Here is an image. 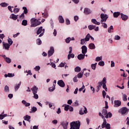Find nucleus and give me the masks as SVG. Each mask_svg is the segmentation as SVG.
<instances>
[{"instance_id":"e2e57ef3","label":"nucleus","mask_w":129,"mask_h":129,"mask_svg":"<svg viewBox=\"0 0 129 129\" xmlns=\"http://www.w3.org/2000/svg\"><path fill=\"white\" fill-rule=\"evenodd\" d=\"M20 19H24L25 18V14L22 13L20 16H19Z\"/></svg>"},{"instance_id":"0eeeda50","label":"nucleus","mask_w":129,"mask_h":129,"mask_svg":"<svg viewBox=\"0 0 129 129\" xmlns=\"http://www.w3.org/2000/svg\"><path fill=\"white\" fill-rule=\"evenodd\" d=\"M84 113H87V108L85 107V106H84L81 110H80L79 114H81V115H82L84 114Z\"/></svg>"},{"instance_id":"f3484780","label":"nucleus","mask_w":129,"mask_h":129,"mask_svg":"<svg viewBox=\"0 0 129 129\" xmlns=\"http://www.w3.org/2000/svg\"><path fill=\"white\" fill-rule=\"evenodd\" d=\"M120 15H121V18L122 21H126V20H127V19H128V16H127L122 13H121Z\"/></svg>"},{"instance_id":"a878e982","label":"nucleus","mask_w":129,"mask_h":129,"mask_svg":"<svg viewBox=\"0 0 129 129\" xmlns=\"http://www.w3.org/2000/svg\"><path fill=\"white\" fill-rule=\"evenodd\" d=\"M14 76H15V74L12 73H8V75H5V77H6V78H7V77H14Z\"/></svg>"},{"instance_id":"c9c22d12","label":"nucleus","mask_w":129,"mask_h":129,"mask_svg":"<svg viewBox=\"0 0 129 129\" xmlns=\"http://www.w3.org/2000/svg\"><path fill=\"white\" fill-rule=\"evenodd\" d=\"M37 110V107H33L31 108V111H30V113H32V112H36V111Z\"/></svg>"},{"instance_id":"37998d69","label":"nucleus","mask_w":129,"mask_h":129,"mask_svg":"<svg viewBox=\"0 0 129 129\" xmlns=\"http://www.w3.org/2000/svg\"><path fill=\"white\" fill-rule=\"evenodd\" d=\"M86 42H87V41L85 39H81V45H84Z\"/></svg>"},{"instance_id":"052dcab7","label":"nucleus","mask_w":129,"mask_h":129,"mask_svg":"<svg viewBox=\"0 0 129 129\" xmlns=\"http://www.w3.org/2000/svg\"><path fill=\"white\" fill-rule=\"evenodd\" d=\"M102 95H103V98H105V95H106V92H105V90H103L102 91Z\"/></svg>"},{"instance_id":"c85d7f7f","label":"nucleus","mask_w":129,"mask_h":129,"mask_svg":"<svg viewBox=\"0 0 129 129\" xmlns=\"http://www.w3.org/2000/svg\"><path fill=\"white\" fill-rule=\"evenodd\" d=\"M122 100H123V101H126L127 100V96H126V94H122Z\"/></svg>"},{"instance_id":"ddd939ff","label":"nucleus","mask_w":129,"mask_h":129,"mask_svg":"<svg viewBox=\"0 0 129 129\" xmlns=\"http://www.w3.org/2000/svg\"><path fill=\"white\" fill-rule=\"evenodd\" d=\"M101 115H103L104 117L107 114V110L105 109V108H103L102 110H101Z\"/></svg>"},{"instance_id":"a211bd4d","label":"nucleus","mask_w":129,"mask_h":129,"mask_svg":"<svg viewBox=\"0 0 129 129\" xmlns=\"http://www.w3.org/2000/svg\"><path fill=\"white\" fill-rule=\"evenodd\" d=\"M102 84H103V88L104 89V88H106V78L104 77L103 79Z\"/></svg>"},{"instance_id":"423d86ee","label":"nucleus","mask_w":129,"mask_h":129,"mask_svg":"<svg viewBox=\"0 0 129 129\" xmlns=\"http://www.w3.org/2000/svg\"><path fill=\"white\" fill-rule=\"evenodd\" d=\"M54 52L55 50L54 49V47L53 46H51L47 53L48 57H51V56L54 54Z\"/></svg>"},{"instance_id":"338daca9","label":"nucleus","mask_w":129,"mask_h":129,"mask_svg":"<svg viewBox=\"0 0 129 129\" xmlns=\"http://www.w3.org/2000/svg\"><path fill=\"white\" fill-rule=\"evenodd\" d=\"M115 40H120V37L118 35H116L115 36Z\"/></svg>"},{"instance_id":"4d7b16f0","label":"nucleus","mask_w":129,"mask_h":129,"mask_svg":"<svg viewBox=\"0 0 129 129\" xmlns=\"http://www.w3.org/2000/svg\"><path fill=\"white\" fill-rule=\"evenodd\" d=\"M91 67L93 70H95V69H96V67L94 64H92Z\"/></svg>"},{"instance_id":"de8ad7c7","label":"nucleus","mask_w":129,"mask_h":129,"mask_svg":"<svg viewBox=\"0 0 129 129\" xmlns=\"http://www.w3.org/2000/svg\"><path fill=\"white\" fill-rule=\"evenodd\" d=\"M55 87H50L49 89H48V90L49 91H50V92H52V91H54V90H55Z\"/></svg>"},{"instance_id":"2eb2a0df","label":"nucleus","mask_w":129,"mask_h":129,"mask_svg":"<svg viewBox=\"0 0 129 129\" xmlns=\"http://www.w3.org/2000/svg\"><path fill=\"white\" fill-rule=\"evenodd\" d=\"M38 88L36 86H34L31 90L32 91V93H37L38 92Z\"/></svg>"},{"instance_id":"f257e3e1","label":"nucleus","mask_w":129,"mask_h":129,"mask_svg":"<svg viewBox=\"0 0 129 129\" xmlns=\"http://www.w3.org/2000/svg\"><path fill=\"white\" fill-rule=\"evenodd\" d=\"M31 26V28L36 27L38 26H40L42 24V22L39 21V20L35 18H32L30 20Z\"/></svg>"},{"instance_id":"412c9836","label":"nucleus","mask_w":129,"mask_h":129,"mask_svg":"<svg viewBox=\"0 0 129 129\" xmlns=\"http://www.w3.org/2000/svg\"><path fill=\"white\" fill-rule=\"evenodd\" d=\"M91 22L92 23H93V24H94L95 25H97L98 26H99V25H100V22H97V21L95 19H92Z\"/></svg>"},{"instance_id":"8fccbe9b","label":"nucleus","mask_w":129,"mask_h":129,"mask_svg":"<svg viewBox=\"0 0 129 129\" xmlns=\"http://www.w3.org/2000/svg\"><path fill=\"white\" fill-rule=\"evenodd\" d=\"M69 107H70V105H67L64 107V110H66V111H68V110H69Z\"/></svg>"},{"instance_id":"4be33fe9","label":"nucleus","mask_w":129,"mask_h":129,"mask_svg":"<svg viewBox=\"0 0 129 129\" xmlns=\"http://www.w3.org/2000/svg\"><path fill=\"white\" fill-rule=\"evenodd\" d=\"M18 17H19V15H16L15 14H12L11 15V19H12V20H14V21H16L18 19Z\"/></svg>"},{"instance_id":"39448f33","label":"nucleus","mask_w":129,"mask_h":129,"mask_svg":"<svg viewBox=\"0 0 129 129\" xmlns=\"http://www.w3.org/2000/svg\"><path fill=\"white\" fill-rule=\"evenodd\" d=\"M70 49V51H69V54L68 55V60H70V59H71V58H74V57H75V55L72 53V47H70L69 48Z\"/></svg>"},{"instance_id":"7ed1b4c3","label":"nucleus","mask_w":129,"mask_h":129,"mask_svg":"<svg viewBox=\"0 0 129 129\" xmlns=\"http://www.w3.org/2000/svg\"><path fill=\"white\" fill-rule=\"evenodd\" d=\"M118 112L123 115L124 114H125L126 112H128V109L126 107H123L119 110Z\"/></svg>"},{"instance_id":"393cba45","label":"nucleus","mask_w":129,"mask_h":129,"mask_svg":"<svg viewBox=\"0 0 129 129\" xmlns=\"http://www.w3.org/2000/svg\"><path fill=\"white\" fill-rule=\"evenodd\" d=\"M121 14H120V12H114L113 13V17L114 18H118V16H120Z\"/></svg>"},{"instance_id":"a18cd8bd","label":"nucleus","mask_w":129,"mask_h":129,"mask_svg":"<svg viewBox=\"0 0 129 129\" xmlns=\"http://www.w3.org/2000/svg\"><path fill=\"white\" fill-rule=\"evenodd\" d=\"M1 7H8V6H9V4H8L6 3H3L1 4Z\"/></svg>"},{"instance_id":"5701e85b","label":"nucleus","mask_w":129,"mask_h":129,"mask_svg":"<svg viewBox=\"0 0 129 129\" xmlns=\"http://www.w3.org/2000/svg\"><path fill=\"white\" fill-rule=\"evenodd\" d=\"M22 103L26 107L30 106V105H31V103L27 102V101H26V100H22Z\"/></svg>"},{"instance_id":"1a4fd4ad","label":"nucleus","mask_w":129,"mask_h":129,"mask_svg":"<svg viewBox=\"0 0 129 129\" xmlns=\"http://www.w3.org/2000/svg\"><path fill=\"white\" fill-rule=\"evenodd\" d=\"M114 103V107H118L119 106H120V105H121V102L119 100H115Z\"/></svg>"},{"instance_id":"603ef678","label":"nucleus","mask_w":129,"mask_h":129,"mask_svg":"<svg viewBox=\"0 0 129 129\" xmlns=\"http://www.w3.org/2000/svg\"><path fill=\"white\" fill-rule=\"evenodd\" d=\"M101 59H102V56H98L96 58V62H98L99 61H100V60H101Z\"/></svg>"},{"instance_id":"cd10ccee","label":"nucleus","mask_w":129,"mask_h":129,"mask_svg":"<svg viewBox=\"0 0 129 129\" xmlns=\"http://www.w3.org/2000/svg\"><path fill=\"white\" fill-rule=\"evenodd\" d=\"M112 114L111 112H109L108 113H107V115L105 116V118H108V117H112Z\"/></svg>"},{"instance_id":"3c124183","label":"nucleus","mask_w":129,"mask_h":129,"mask_svg":"<svg viewBox=\"0 0 129 129\" xmlns=\"http://www.w3.org/2000/svg\"><path fill=\"white\" fill-rule=\"evenodd\" d=\"M33 97L35 98V99H38L39 98V95L37 94V93H33Z\"/></svg>"},{"instance_id":"58836bf2","label":"nucleus","mask_w":129,"mask_h":129,"mask_svg":"<svg viewBox=\"0 0 129 129\" xmlns=\"http://www.w3.org/2000/svg\"><path fill=\"white\" fill-rule=\"evenodd\" d=\"M36 44H37V45H41L42 44V40H41V39L38 38L36 40Z\"/></svg>"},{"instance_id":"69168bd1","label":"nucleus","mask_w":129,"mask_h":129,"mask_svg":"<svg viewBox=\"0 0 129 129\" xmlns=\"http://www.w3.org/2000/svg\"><path fill=\"white\" fill-rule=\"evenodd\" d=\"M51 66L52 67V68H56V64L53 62H51L50 63Z\"/></svg>"},{"instance_id":"a19ab883","label":"nucleus","mask_w":129,"mask_h":129,"mask_svg":"<svg viewBox=\"0 0 129 129\" xmlns=\"http://www.w3.org/2000/svg\"><path fill=\"white\" fill-rule=\"evenodd\" d=\"M5 60L7 63H11V62H12V59H11V58H10L9 57H6Z\"/></svg>"},{"instance_id":"9d476101","label":"nucleus","mask_w":129,"mask_h":129,"mask_svg":"<svg viewBox=\"0 0 129 129\" xmlns=\"http://www.w3.org/2000/svg\"><path fill=\"white\" fill-rule=\"evenodd\" d=\"M81 49H82V54H84V55H85V54L87 53V47H86V46L85 45H83L81 47Z\"/></svg>"},{"instance_id":"aec40b11","label":"nucleus","mask_w":129,"mask_h":129,"mask_svg":"<svg viewBox=\"0 0 129 129\" xmlns=\"http://www.w3.org/2000/svg\"><path fill=\"white\" fill-rule=\"evenodd\" d=\"M89 48L91 50H94V49H95L96 48L95 45L94 44V43H90L89 44Z\"/></svg>"},{"instance_id":"c756f323","label":"nucleus","mask_w":129,"mask_h":129,"mask_svg":"<svg viewBox=\"0 0 129 129\" xmlns=\"http://www.w3.org/2000/svg\"><path fill=\"white\" fill-rule=\"evenodd\" d=\"M84 39L87 42H88V41L90 40V34L88 33V35H86L85 38Z\"/></svg>"},{"instance_id":"5fc2aeb1","label":"nucleus","mask_w":129,"mask_h":129,"mask_svg":"<svg viewBox=\"0 0 129 129\" xmlns=\"http://www.w3.org/2000/svg\"><path fill=\"white\" fill-rule=\"evenodd\" d=\"M83 76V74H82L81 73H80L78 74V78H82Z\"/></svg>"},{"instance_id":"79ce46f5","label":"nucleus","mask_w":129,"mask_h":129,"mask_svg":"<svg viewBox=\"0 0 129 129\" xmlns=\"http://www.w3.org/2000/svg\"><path fill=\"white\" fill-rule=\"evenodd\" d=\"M5 92H10V88L9 87V86H5Z\"/></svg>"},{"instance_id":"f03ea898","label":"nucleus","mask_w":129,"mask_h":129,"mask_svg":"<svg viewBox=\"0 0 129 129\" xmlns=\"http://www.w3.org/2000/svg\"><path fill=\"white\" fill-rule=\"evenodd\" d=\"M70 129H79L80 128V121L79 120L71 122Z\"/></svg>"},{"instance_id":"7c9ffc66","label":"nucleus","mask_w":129,"mask_h":129,"mask_svg":"<svg viewBox=\"0 0 129 129\" xmlns=\"http://www.w3.org/2000/svg\"><path fill=\"white\" fill-rule=\"evenodd\" d=\"M22 26H27L28 25V21L27 20H24L22 22Z\"/></svg>"},{"instance_id":"4468645a","label":"nucleus","mask_w":129,"mask_h":129,"mask_svg":"<svg viewBox=\"0 0 129 129\" xmlns=\"http://www.w3.org/2000/svg\"><path fill=\"white\" fill-rule=\"evenodd\" d=\"M84 13L85 15H90L91 14V10L88 8H85Z\"/></svg>"},{"instance_id":"bf43d9fd","label":"nucleus","mask_w":129,"mask_h":129,"mask_svg":"<svg viewBox=\"0 0 129 129\" xmlns=\"http://www.w3.org/2000/svg\"><path fill=\"white\" fill-rule=\"evenodd\" d=\"M84 88H85V86H84V85H83V86L79 89V91H80V92H81V91H82V90H83Z\"/></svg>"},{"instance_id":"bb28decb","label":"nucleus","mask_w":129,"mask_h":129,"mask_svg":"<svg viewBox=\"0 0 129 129\" xmlns=\"http://www.w3.org/2000/svg\"><path fill=\"white\" fill-rule=\"evenodd\" d=\"M42 30H43V27L41 26L40 27H39L36 33L37 35L41 34V33H42Z\"/></svg>"},{"instance_id":"0e129e2a","label":"nucleus","mask_w":129,"mask_h":129,"mask_svg":"<svg viewBox=\"0 0 129 129\" xmlns=\"http://www.w3.org/2000/svg\"><path fill=\"white\" fill-rule=\"evenodd\" d=\"M74 106H78L79 105V104L78 103V101H76L74 103Z\"/></svg>"},{"instance_id":"f704fd0d","label":"nucleus","mask_w":129,"mask_h":129,"mask_svg":"<svg viewBox=\"0 0 129 129\" xmlns=\"http://www.w3.org/2000/svg\"><path fill=\"white\" fill-rule=\"evenodd\" d=\"M22 9L24 10L23 14L27 15V14H28V9H27V7H24Z\"/></svg>"},{"instance_id":"f8f14e48","label":"nucleus","mask_w":129,"mask_h":129,"mask_svg":"<svg viewBox=\"0 0 129 129\" xmlns=\"http://www.w3.org/2000/svg\"><path fill=\"white\" fill-rule=\"evenodd\" d=\"M61 125L62 126L63 129H67L68 126V122L67 121H62L61 122Z\"/></svg>"},{"instance_id":"473e14b6","label":"nucleus","mask_w":129,"mask_h":129,"mask_svg":"<svg viewBox=\"0 0 129 129\" xmlns=\"http://www.w3.org/2000/svg\"><path fill=\"white\" fill-rule=\"evenodd\" d=\"M20 86H21V82H20L19 84H17L16 85L15 89V91H17L18 90V89H19V88H20Z\"/></svg>"},{"instance_id":"9b49d317","label":"nucleus","mask_w":129,"mask_h":129,"mask_svg":"<svg viewBox=\"0 0 129 129\" xmlns=\"http://www.w3.org/2000/svg\"><path fill=\"white\" fill-rule=\"evenodd\" d=\"M57 84L60 87H65V83L62 80H60L57 81Z\"/></svg>"},{"instance_id":"2f4dec72","label":"nucleus","mask_w":129,"mask_h":129,"mask_svg":"<svg viewBox=\"0 0 129 129\" xmlns=\"http://www.w3.org/2000/svg\"><path fill=\"white\" fill-rule=\"evenodd\" d=\"M24 118L25 120H27V121H29V120L31 119V116H28V115H26V116H24Z\"/></svg>"},{"instance_id":"13d9d810","label":"nucleus","mask_w":129,"mask_h":129,"mask_svg":"<svg viewBox=\"0 0 129 129\" xmlns=\"http://www.w3.org/2000/svg\"><path fill=\"white\" fill-rule=\"evenodd\" d=\"M34 69H35V71H39V70H40V69H41V68L40 67V66H36Z\"/></svg>"},{"instance_id":"6ab92c4d","label":"nucleus","mask_w":129,"mask_h":129,"mask_svg":"<svg viewBox=\"0 0 129 129\" xmlns=\"http://www.w3.org/2000/svg\"><path fill=\"white\" fill-rule=\"evenodd\" d=\"M58 21L60 24H63L64 23V22H65V21L64 20V18H63V17H62V16H59Z\"/></svg>"},{"instance_id":"6e6552de","label":"nucleus","mask_w":129,"mask_h":129,"mask_svg":"<svg viewBox=\"0 0 129 129\" xmlns=\"http://www.w3.org/2000/svg\"><path fill=\"white\" fill-rule=\"evenodd\" d=\"M3 49L5 50H10V47L11 45L9 44L8 43H5V42H3Z\"/></svg>"},{"instance_id":"09e8293b","label":"nucleus","mask_w":129,"mask_h":129,"mask_svg":"<svg viewBox=\"0 0 129 129\" xmlns=\"http://www.w3.org/2000/svg\"><path fill=\"white\" fill-rule=\"evenodd\" d=\"M70 41H71V38L70 37H68L66 39V42L67 43V44H69V43H70Z\"/></svg>"},{"instance_id":"49530a36","label":"nucleus","mask_w":129,"mask_h":129,"mask_svg":"<svg viewBox=\"0 0 129 129\" xmlns=\"http://www.w3.org/2000/svg\"><path fill=\"white\" fill-rule=\"evenodd\" d=\"M19 12H20V9H19L18 8H14V13L15 14H17V13H19Z\"/></svg>"},{"instance_id":"774afa93","label":"nucleus","mask_w":129,"mask_h":129,"mask_svg":"<svg viewBox=\"0 0 129 129\" xmlns=\"http://www.w3.org/2000/svg\"><path fill=\"white\" fill-rule=\"evenodd\" d=\"M42 16H43L44 18H48V14L47 13H42Z\"/></svg>"},{"instance_id":"dca6fc26","label":"nucleus","mask_w":129,"mask_h":129,"mask_svg":"<svg viewBox=\"0 0 129 129\" xmlns=\"http://www.w3.org/2000/svg\"><path fill=\"white\" fill-rule=\"evenodd\" d=\"M77 58L79 60H83L85 58V54H80L78 55Z\"/></svg>"},{"instance_id":"72a5a7b5","label":"nucleus","mask_w":129,"mask_h":129,"mask_svg":"<svg viewBox=\"0 0 129 129\" xmlns=\"http://www.w3.org/2000/svg\"><path fill=\"white\" fill-rule=\"evenodd\" d=\"M111 31H113V26L112 25H111L110 27L108 29V33H111Z\"/></svg>"},{"instance_id":"e433bc0d","label":"nucleus","mask_w":129,"mask_h":129,"mask_svg":"<svg viewBox=\"0 0 129 129\" xmlns=\"http://www.w3.org/2000/svg\"><path fill=\"white\" fill-rule=\"evenodd\" d=\"M75 72H80L81 71V68L79 67H77L75 69Z\"/></svg>"},{"instance_id":"680f3d73","label":"nucleus","mask_w":129,"mask_h":129,"mask_svg":"<svg viewBox=\"0 0 129 129\" xmlns=\"http://www.w3.org/2000/svg\"><path fill=\"white\" fill-rule=\"evenodd\" d=\"M66 23L67 25H70V20H69L68 19H66Z\"/></svg>"},{"instance_id":"20e7f679","label":"nucleus","mask_w":129,"mask_h":129,"mask_svg":"<svg viewBox=\"0 0 129 129\" xmlns=\"http://www.w3.org/2000/svg\"><path fill=\"white\" fill-rule=\"evenodd\" d=\"M100 17L101 19V23H103V22H106V20L107 19H108V16H107V15L103 14L102 13L100 15Z\"/></svg>"},{"instance_id":"ea45409f","label":"nucleus","mask_w":129,"mask_h":129,"mask_svg":"<svg viewBox=\"0 0 129 129\" xmlns=\"http://www.w3.org/2000/svg\"><path fill=\"white\" fill-rule=\"evenodd\" d=\"M88 28L90 31H91V30H93V29H95V26H94V25H89L88 26Z\"/></svg>"},{"instance_id":"6e6d98bb","label":"nucleus","mask_w":129,"mask_h":129,"mask_svg":"<svg viewBox=\"0 0 129 129\" xmlns=\"http://www.w3.org/2000/svg\"><path fill=\"white\" fill-rule=\"evenodd\" d=\"M98 65H99V66H103L104 65V61H100L98 63Z\"/></svg>"},{"instance_id":"c03bdc74","label":"nucleus","mask_w":129,"mask_h":129,"mask_svg":"<svg viewBox=\"0 0 129 129\" xmlns=\"http://www.w3.org/2000/svg\"><path fill=\"white\" fill-rule=\"evenodd\" d=\"M25 73H28L27 74V76H28V75H33V74L31 72V70H29L28 71H26L25 72Z\"/></svg>"},{"instance_id":"864d4df0","label":"nucleus","mask_w":129,"mask_h":129,"mask_svg":"<svg viewBox=\"0 0 129 129\" xmlns=\"http://www.w3.org/2000/svg\"><path fill=\"white\" fill-rule=\"evenodd\" d=\"M105 107H103V108H105V109H107L108 108V104L107 103V101H105Z\"/></svg>"},{"instance_id":"b1692460","label":"nucleus","mask_w":129,"mask_h":129,"mask_svg":"<svg viewBox=\"0 0 129 129\" xmlns=\"http://www.w3.org/2000/svg\"><path fill=\"white\" fill-rule=\"evenodd\" d=\"M101 86H102V82H100L98 83V85L97 86V89L96 90L97 92H98L99 91L100 88H101Z\"/></svg>"},{"instance_id":"4c0bfd02","label":"nucleus","mask_w":129,"mask_h":129,"mask_svg":"<svg viewBox=\"0 0 129 129\" xmlns=\"http://www.w3.org/2000/svg\"><path fill=\"white\" fill-rule=\"evenodd\" d=\"M8 44H9V45H10V46H12V45H13V40H12V39H11V38H9L8 39Z\"/></svg>"}]
</instances>
